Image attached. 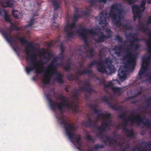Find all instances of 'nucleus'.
I'll use <instances>...</instances> for the list:
<instances>
[{
	"label": "nucleus",
	"mask_w": 151,
	"mask_h": 151,
	"mask_svg": "<svg viewBox=\"0 0 151 151\" xmlns=\"http://www.w3.org/2000/svg\"><path fill=\"white\" fill-rule=\"evenodd\" d=\"M121 5L120 3H115L111 6L110 12L108 14L107 11H102L96 18L99 19V24L102 27L107 26L108 21L109 17L114 24L118 27L121 26L124 29L127 30L130 29L132 27L127 24H122L121 23L123 10L121 9Z\"/></svg>",
	"instance_id": "1"
},
{
	"label": "nucleus",
	"mask_w": 151,
	"mask_h": 151,
	"mask_svg": "<svg viewBox=\"0 0 151 151\" xmlns=\"http://www.w3.org/2000/svg\"><path fill=\"white\" fill-rule=\"evenodd\" d=\"M58 58L56 57L55 58H53L52 61V62H53L55 63V64L56 63H57L58 62Z\"/></svg>",
	"instance_id": "59"
},
{
	"label": "nucleus",
	"mask_w": 151,
	"mask_h": 151,
	"mask_svg": "<svg viewBox=\"0 0 151 151\" xmlns=\"http://www.w3.org/2000/svg\"><path fill=\"white\" fill-rule=\"evenodd\" d=\"M151 23V17H150L147 19V24L148 25Z\"/></svg>",
	"instance_id": "62"
},
{
	"label": "nucleus",
	"mask_w": 151,
	"mask_h": 151,
	"mask_svg": "<svg viewBox=\"0 0 151 151\" xmlns=\"http://www.w3.org/2000/svg\"><path fill=\"white\" fill-rule=\"evenodd\" d=\"M114 62V60L110 58H106L105 59V63L108 66V65L111 64Z\"/></svg>",
	"instance_id": "38"
},
{
	"label": "nucleus",
	"mask_w": 151,
	"mask_h": 151,
	"mask_svg": "<svg viewBox=\"0 0 151 151\" xmlns=\"http://www.w3.org/2000/svg\"><path fill=\"white\" fill-rule=\"evenodd\" d=\"M80 29H81V31H80V29H79L77 30V32L79 34L80 36L86 42H87V34L91 35H97L98 37L94 38L93 40L96 42L99 43L103 42L106 39V37L105 36L104 34L102 32H96L94 31L92 28L86 29V28L83 27H81Z\"/></svg>",
	"instance_id": "4"
},
{
	"label": "nucleus",
	"mask_w": 151,
	"mask_h": 151,
	"mask_svg": "<svg viewBox=\"0 0 151 151\" xmlns=\"http://www.w3.org/2000/svg\"><path fill=\"white\" fill-rule=\"evenodd\" d=\"M127 123H128V122L127 121V120H126V121L122 123V125L124 127H126V126L127 125Z\"/></svg>",
	"instance_id": "63"
},
{
	"label": "nucleus",
	"mask_w": 151,
	"mask_h": 151,
	"mask_svg": "<svg viewBox=\"0 0 151 151\" xmlns=\"http://www.w3.org/2000/svg\"><path fill=\"white\" fill-rule=\"evenodd\" d=\"M124 145V142H119L117 143V145L118 146H119L121 147H122L123 145Z\"/></svg>",
	"instance_id": "61"
},
{
	"label": "nucleus",
	"mask_w": 151,
	"mask_h": 151,
	"mask_svg": "<svg viewBox=\"0 0 151 151\" xmlns=\"http://www.w3.org/2000/svg\"><path fill=\"white\" fill-rule=\"evenodd\" d=\"M51 75L49 74L46 73L43 76L42 83L44 84H48L50 83Z\"/></svg>",
	"instance_id": "25"
},
{
	"label": "nucleus",
	"mask_w": 151,
	"mask_h": 151,
	"mask_svg": "<svg viewBox=\"0 0 151 151\" xmlns=\"http://www.w3.org/2000/svg\"><path fill=\"white\" fill-rule=\"evenodd\" d=\"M126 37L127 39H128L129 37L132 38V39L129 40V41L131 44L134 43L135 41L139 40V39L137 37V36L136 35V34L135 33H129L128 35H126Z\"/></svg>",
	"instance_id": "23"
},
{
	"label": "nucleus",
	"mask_w": 151,
	"mask_h": 151,
	"mask_svg": "<svg viewBox=\"0 0 151 151\" xmlns=\"http://www.w3.org/2000/svg\"><path fill=\"white\" fill-rule=\"evenodd\" d=\"M137 150V151H151V150H147L146 147H142V149H141L140 147H139L138 146H136L135 148L132 149L131 151H135Z\"/></svg>",
	"instance_id": "35"
},
{
	"label": "nucleus",
	"mask_w": 151,
	"mask_h": 151,
	"mask_svg": "<svg viewBox=\"0 0 151 151\" xmlns=\"http://www.w3.org/2000/svg\"><path fill=\"white\" fill-rule=\"evenodd\" d=\"M140 46V45L137 43L135 45H134L132 44H130L128 46V47H130L132 48L133 49L136 50L139 49Z\"/></svg>",
	"instance_id": "40"
},
{
	"label": "nucleus",
	"mask_w": 151,
	"mask_h": 151,
	"mask_svg": "<svg viewBox=\"0 0 151 151\" xmlns=\"http://www.w3.org/2000/svg\"><path fill=\"white\" fill-rule=\"evenodd\" d=\"M132 12L133 14H138L140 12V9L139 7L136 4L134 5L132 7Z\"/></svg>",
	"instance_id": "30"
},
{
	"label": "nucleus",
	"mask_w": 151,
	"mask_h": 151,
	"mask_svg": "<svg viewBox=\"0 0 151 151\" xmlns=\"http://www.w3.org/2000/svg\"><path fill=\"white\" fill-rule=\"evenodd\" d=\"M132 50V48L128 47L125 50L126 53L123 58L124 59H127V64L131 68L134 69L136 65V58L135 55L131 52Z\"/></svg>",
	"instance_id": "10"
},
{
	"label": "nucleus",
	"mask_w": 151,
	"mask_h": 151,
	"mask_svg": "<svg viewBox=\"0 0 151 151\" xmlns=\"http://www.w3.org/2000/svg\"><path fill=\"white\" fill-rule=\"evenodd\" d=\"M100 61L98 60H95L93 59L92 61L88 65V67L89 68H91L93 67V66L95 65H98L99 62Z\"/></svg>",
	"instance_id": "34"
},
{
	"label": "nucleus",
	"mask_w": 151,
	"mask_h": 151,
	"mask_svg": "<svg viewBox=\"0 0 151 151\" xmlns=\"http://www.w3.org/2000/svg\"><path fill=\"white\" fill-rule=\"evenodd\" d=\"M147 69V66H144L142 65L141 69H140L138 74L139 77H141V75L145 73Z\"/></svg>",
	"instance_id": "31"
},
{
	"label": "nucleus",
	"mask_w": 151,
	"mask_h": 151,
	"mask_svg": "<svg viewBox=\"0 0 151 151\" xmlns=\"http://www.w3.org/2000/svg\"><path fill=\"white\" fill-rule=\"evenodd\" d=\"M13 0H3L2 2V6L5 8L7 7H12L13 6Z\"/></svg>",
	"instance_id": "22"
},
{
	"label": "nucleus",
	"mask_w": 151,
	"mask_h": 151,
	"mask_svg": "<svg viewBox=\"0 0 151 151\" xmlns=\"http://www.w3.org/2000/svg\"><path fill=\"white\" fill-rule=\"evenodd\" d=\"M49 1H52V4L53 6L54 11L56 10L60 7L61 3V0H49Z\"/></svg>",
	"instance_id": "26"
},
{
	"label": "nucleus",
	"mask_w": 151,
	"mask_h": 151,
	"mask_svg": "<svg viewBox=\"0 0 151 151\" xmlns=\"http://www.w3.org/2000/svg\"><path fill=\"white\" fill-rule=\"evenodd\" d=\"M58 121L60 124L64 125L66 134L71 142L73 143L75 142L77 145H80L81 138L80 135L76 137L75 134L72 133L75 131L74 124L73 123H69L68 120L65 118L63 116L59 117Z\"/></svg>",
	"instance_id": "3"
},
{
	"label": "nucleus",
	"mask_w": 151,
	"mask_h": 151,
	"mask_svg": "<svg viewBox=\"0 0 151 151\" xmlns=\"http://www.w3.org/2000/svg\"><path fill=\"white\" fill-rule=\"evenodd\" d=\"M97 68L98 71L102 73H106L107 71L106 68L105 66L103 64V60L99 61L98 63Z\"/></svg>",
	"instance_id": "17"
},
{
	"label": "nucleus",
	"mask_w": 151,
	"mask_h": 151,
	"mask_svg": "<svg viewBox=\"0 0 151 151\" xmlns=\"http://www.w3.org/2000/svg\"><path fill=\"white\" fill-rule=\"evenodd\" d=\"M77 75L80 76H81L85 74H91L93 73L92 70L85 69L82 71L78 70L76 72Z\"/></svg>",
	"instance_id": "24"
},
{
	"label": "nucleus",
	"mask_w": 151,
	"mask_h": 151,
	"mask_svg": "<svg viewBox=\"0 0 151 151\" xmlns=\"http://www.w3.org/2000/svg\"><path fill=\"white\" fill-rule=\"evenodd\" d=\"M105 32L106 33V35H105L106 37V39H108L112 37L113 34L112 31L109 29H105Z\"/></svg>",
	"instance_id": "32"
},
{
	"label": "nucleus",
	"mask_w": 151,
	"mask_h": 151,
	"mask_svg": "<svg viewBox=\"0 0 151 151\" xmlns=\"http://www.w3.org/2000/svg\"><path fill=\"white\" fill-rule=\"evenodd\" d=\"M83 82L86 87H80V90L75 89L74 92L73 94V96L74 98H76L77 94L79 93L80 91L86 92L87 93H92L94 91V90L92 89L91 83L89 81H85L83 82L82 81H80L79 84L80 85L81 83Z\"/></svg>",
	"instance_id": "11"
},
{
	"label": "nucleus",
	"mask_w": 151,
	"mask_h": 151,
	"mask_svg": "<svg viewBox=\"0 0 151 151\" xmlns=\"http://www.w3.org/2000/svg\"><path fill=\"white\" fill-rule=\"evenodd\" d=\"M16 37L17 40L20 41L22 44H25L28 45L29 47V49H30V50L36 49L35 47L33 45L32 43L31 42H29L26 39H25L24 38L20 37L17 36H16Z\"/></svg>",
	"instance_id": "14"
},
{
	"label": "nucleus",
	"mask_w": 151,
	"mask_h": 151,
	"mask_svg": "<svg viewBox=\"0 0 151 151\" xmlns=\"http://www.w3.org/2000/svg\"><path fill=\"white\" fill-rule=\"evenodd\" d=\"M67 78L70 81L78 80V78L77 76H74L72 74H69L67 76Z\"/></svg>",
	"instance_id": "33"
},
{
	"label": "nucleus",
	"mask_w": 151,
	"mask_h": 151,
	"mask_svg": "<svg viewBox=\"0 0 151 151\" xmlns=\"http://www.w3.org/2000/svg\"><path fill=\"white\" fill-rule=\"evenodd\" d=\"M7 29L9 32V33L10 34L14 30L19 31L20 30V28L18 27L15 23H11L10 26L8 27Z\"/></svg>",
	"instance_id": "28"
},
{
	"label": "nucleus",
	"mask_w": 151,
	"mask_h": 151,
	"mask_svg": "<svg viewBox=\"0 0 151 151\" xmlns=\"http://www.w3.org/2000/svg\"><path fill=\"white\" fill-rule=\"evenodd\" d=\"M81 12V13H82L83 14L82 15H84V16H88L90 14L91 11V10L88 9H86V11H80Z\"/></svg>",
	"instance_id": "42"
},
{
	"label": "nucleus",
	"mask_w": 151,
	"mask_h": 151,
	"mask_svg": "<svg viewBox=\"0 0 151 151\" xmlns=\"http://www.w3.org/2000/svg\"><path fill=\"white\" fill-rule=\"evenodd\" d=\"M104 145L103 144H96L92 148H91L90 150V151H92L93 150L92 149L93 148L95 149H98L100 148H104Z\"/></svg>",
	"instance_id": "37"
},
{
	"label": "nucleus",
	"mask_w": 151,
	"mask_h": 151,
	"mask_svg": "<svg viewBox=\"0 0 151 151\" xmlns=\"http://www.w3.org/2000/svg\"><path fill=\"white\" fill-rule=\"evenodd\" d=\"M131 116L128 118H126V115L125 114H120L119 117L125 120H127L128 122H131L132 124H136L137 125H140L141 123H142L144 125L148 127L150 124V121L148 119L145 118V121H144V119L145 118V116H142L138 114L136 116H134V112L132 111L131 112Z\"/></svg>",
	"instance_id": "5"
},
{
	"label": "nucleus",
	"mask_w": 151,
	"mask_h": 151,
	"mask_svg": "<svg viewBox=\"0 0 151 151\" xmlns=\"http://www.w3.org/2000/svg\"><path fill=\"white\" fill-rule=\"evenodd\" d=\"M35 50H30V49H29V47L27 46L25 47V53L27 55L26 59L27 60L30 59V63L25 68V70L26 72L28 74L31 72L35 70V73L37 74H41L43 72V68L40 69L38 68L37 64H35L37 63L33 61V60L32 58V53L30 54V52L34 51Z\"/></svg>",
	"instance_id": "7"
},
{
	"label": "nucleus",
	"mask_w": 151,
	"mask_h": 151,
	"mask_svg": "<svg viewBox=\"0 0 151 151\" xmlns=\"http://www.w3.org/2000/svg\"><path fill=\"white\" fill-rule=\"evenodd\" d=\"M109 144L110 146L112 145L114 149H115L116 148V144L115 143V142H110L109 143Z\"/></svg>",
	"instance_id": "57"
},
{
	"label": "nucleus",
	"mask_w": 151,
	"mask_h": 151,
	"mask_svg": "<svg viewBox=\"0 0 151 151\" xmlns=\"http://www.w3.org/2000/svg\"><path fill=\"white\" fill-rule=\"evenodd\" d=\"M40 58L42 59H49V58L48 57H47L45 53V51L43 50V52H40Z\"/></svg>",
	"instance_id": "44"
},
{
	"label": "nucleus",
	"mask_w": 151,
	"mask_h": 151,
	"mask_svg": "<svg viewBox=\"0 0 151 151\" xmlns=\"http://www.w3.org/2000/svg\"><path fill=\"white\" fill-rule=\"evenodd\" d=\"M107 68L109 70L111 73H113L115 72V69L114 67V65H108L107 66Z\"/></svg>",
	"instance_id": "39"
},
{
	"label": "nucleus",
	"mask_w": 151,
	"mask_h": 151,
	"mask_svg": "<svg viewBox=\"0 0 151 151\" xmlns=\"http://www.w3.org/2000/svg\"><path fill=\"white\" fill-rule=\"evenodd\" d=\"M0 32L6 40L9 42L14 51L17 53V51L19 50L20 48L17 42L11 35V34L7 33L6 30L3 28H0Z\"/></svg>",
	"instance_id": "9"
},
{
	"label": "nucleus",
	"mask_w": 151,
	"mask_h": 151,
	"mask_svg": "<svg viewBox=\"0 0 151 151\" xmlns=\"http://www.w3.org/2000/svg\"><path fill=\"white\" fill-rule=\"evenodd\" d=\"M75 12L73 15V20L70 24L68 22L64 27L65 32H66L67 37L68 39L72 38L74 35V32L72 29L76 27L75 22L78 21L79 18H81L82 17V15L76 14L77 13L81 12L78 8L75 7Z\"/></svg>",
	"instance_id": "8"
},
{
	"label": "nucleus",
	"mask_w": 151,
	"mask_h": 151,
	"mask_svg": "<svg viewBox=\"0 0 151 151\" xmlns=\"http://www.w3.org/2000/svg\"><path fill=\"white\" fill-rule=\"evenodd\" d=\"M71 63L69 62H68L63 68L64 70L66 72H70V69Z\"/></svg>",
	"instance_id": "36"
},
{
	"label": "nucleus",
	"mask_w": 151,
	"mask_h": 151,
	"mask_svg": "<svg viewBox=\"0 0 151 151\" xmlns=\"http://www.w3.org/2000/svg\"><path fill=\"white\" fill-rule=\"evenodd\" d=\"M145 76L149 77L147 79V81L150 82L151 81V74H147L145 75Z\"/></svg>",
	"instance_id": "56"
},
{
	"label": "nucleus",
	"mask_w": 151,
	"mask_h": 151,
	"mask_svg": "<svg viewBox=\"0 0 151 151\" xmlns=\"http://www.w3.org/2000/svg\"><path fill=\"white\" fill-rule=\"evenodd\" d=\"M126 66H121L118 70V77L120 80L124 81L126 78L127 71L123 69L125 68Z\"/></svg>",
	"instance_id": "13"
},
{
	"label": "nucleus",
	"mask_w": 151,
	"mask_h": 151,
	"mask_svg": "<svg viewBox=\"0 0 151 151\" xmlns=\"http://www.w3.org/2000/svg\"><path fill=\"white\" fill-rule=\"evenodd\" d=\"M113 84L111 82H108L107 84L104 85V87L105 88H108L109 87H111L112 90L114 92L116 93H119L121 92L122 89L121 88L113 87H112L113 86Z\"/></svg>",
	"instance_id": "16"
},
{
	"label": "nucleus",
	"mask_w": 151,
	"mask_h": 151,
	"mask_svg": "<svg viewBox=\"0 0 151 151\" xmlns=\"http://www.w3.org/2000/svg\"><path fill=\"white\" fill-rule=\"evenodd\" d=\"M146 0H142L141 1L140 6L141 8L144 9V10H145L146 9V7H145V6L146 5Z\"/></svg>",
	"instance_id": "47"
},
{
	"label": "nucleus",
	"mask_w": 151,
	"mask_h": 151,
	"mask_svg": "<svg viewBox=\"0 0 151 151\" xmlns=\"http://www.w3.org/2000/svg\"><path fill=\"white\" fill-rule=\"evenodd\" d=\"M12 14L15 18L17 19L21 18L23 16V14L18 10H13Z\"/></svg>",
	"instance_id": "27"
},
{
	"label": "nucleus",
	"mask_w": 151,
	"mask_h": 151,
	"mask_svg": "<svg viewBox=\"0 0 151 151\" xmlns=\"http://www.w3.org/2000/svg\"><path fill=\"white\" fill-rule=\"evenodd\" d=\"M88 106L90 109H93L95 113L97 114V119L100 118L104 120L102 122H104V126L105 128H109L111 122V120L110 119V114L106 112L103 113L102 110L97 109L98 107L97 104H93L90 103Z\"/></svg>",
	"instance_id": "6"
},
{
	"label": "nucleus",
	"mask_w": 151,
	"mask_h": 151,
	"mask_svg": "<svg viewBox=\"0 0 151 151\" xmlns=\"http://www.w3.org/2000/svg\"><path fill=\"white\" fill-rule=\"evenodd\" d=\"M142 31L144 33H146L148 31L150 30V29L148 27H142L141 28Z\"/></svg>",
	"instance_id": "52"
},
{
	"label": "nucleus",
	"mask_w": 151,
	"mask_h": 151,
	"mask_svg": "<svg viewBox=\"0 0 151 151\" xmlns=\"http://www.w3.org/2000/svg\"><path fill=\"white\" fill-rule=\"evenodd\" d=\"M117 41L119 43H122L123 42L122 39V38L119 35H117L115 37Z\"/></svg>",
	"instance_id": "49"
},
{
	"label": "nucleus",
	"mask_w": 151,
	"mask_h": 151,
	"mask_svg": "<svg viewBox=\"0 0 151 151\" xmlns=\"http://www.w3.org/2000/svg\"><path fill=\"white\" fill-rule=\"evenodd\" d=\"M4 17V20L6 22L10 23L11 22V20L9 16L6 12L5 13Z\"/></svg>",
	"instance_id": "41"
},
{
	"label": "nucleus",
	"mask_w": 151,
	"mask_h": 151,
	"mask_svg": "<svg viewBox=\"0 0 151 151\" xmlns=\"http://www.w3.org/2000/svg\"><path fill=\"white\" fill-rule=\"evenodd\" d=\"M60 53L61 54H64V48L63 45H61L60 47Z\"/></svg>",
	"instance_id": "58"
},
{
	"label": "nucleus",
	"mask_w": 151,
	"mask_h": 151,
	"mask_svg": "<svg viewBox=\"0 0 151 151\" xmlns=\"http://www.w3.org/2000/svg\"><path fill=\"white\" fill-rule=\"evenodd\" d=\"M101 100L103 102H106L108 105L110 104V102L109 101L108 98L107 96H104L101 98Z\"/></svg>",
	"instance_id": "43"
},
{
	"label": "nucleus",
	"mask_w": 151,
	"mask_h": 151,
	"mask_svg": "<svg viewBox=\"0 0 151 151\" xmlns=\"http://www.w3.org/2000/svg\"><path fill=\"white\" fill-rule=\"evenodd\" d=\"M88 1L90 3L91 6L95 5V4L98 2L97 0H88Z\"/></svg>",
	"instance_id": "48"
},
{
	"label": "nucleus",
	"mask_w": 151,
	"mask_h": 151,
	"mask_svg": "<svg viewBox=\"0 0 151 151\" xmlns=\"http://www.w3.org/2000/svg\"><path fill=\"white\" fill-rule=\"evenodd\" d=\"M93 121L91 118H88L87 121L84 124V126L86 127L91 128L93 127Z\"/></svg>",
	"instance_id": "29"
},
{
	"label": "nucleus",
	"mask_w": 151,
	"mask_h": 151,
	"mask_svg": "<svg viewBox=\"0 0 151 151\" xmlns=\"http://www.w3.org/2000/svg\"><path fill=\"white\" fill-rule=\"evenodd\" d=\"M32 58L33 60V61L37 64L38 68L40 69L43 68V66L44 64V61L41 60L39 61H37V55L36 54L33 52L32 53ZM44 70V69H43Z\"/></svg>",
	"instance_id": "15"
},
{
	"label": "nucleus",
	"mask_w": 151,
	"mask_h": 151,
	"mask_svg": "<svg viewBox=\"0 0 151 151\" xmlns=\"http://www.w3.org/2000/svg\"><path fill=\"white\" fill-rule=\"evenodd\" d=\"M98 128V130L99 131L97 134V136L100 138H102L103 137V133L106 132V128L104 126V122H101V125L99 126V128Z\"/></svg>",
	"instance_id": "20"
},
{
	"label": "nucleus",
	"mask_w": 151,
	"mask_h": 151,
	"mask_svg": "<svg viewBox=\"0 0 151 151\" xmlns=\"http://www.w3.org/2000/svg\"><path fill=\"white\" fill-rule=\"evenodd\" d=\"M56 67H57V66L55 65V63L51 61L50 64L48 65L47 68L50 70L52 68H55Z\"/></svg>",
	"instance_id": "46"
},
{
	"label": "nucleus",
	"mask_w": 151,
	"mask_h": 151,
	"mask_svg": "<svg viewBox=\"0 0 151 151\" xmlns=\"http://www.w3.org/2000/svg\"><path fill=\"white\" fill-rule=\"evenodd\" d=\"M108 105L109 106L113 109L115 111L121 110V109H120L119 108L117 107L116 105H113L111 102L110 103V104H109Z\"/></svg>",
	"instance_id": "45"
},
{
	"label": "nucleus",
	"mask_w": 151,
	"mask_h": 151,
	"mask_svg": "<svg viewBox=\"0 0 151 151\" xmlns=\"http://www.w3.org/2000/svg\"><path fill=\"white\" fill-rule=\"evenodd\" d=\"M147 45V51L150 53L148 57L146 58H144L142 59L143 61L147 62L149 59H151V41L148 40L146 42Z\"/></svg>",
	"instance_id": "18"
},
{
	"label": "nucleus",
	"mask_w": 151,
	"mask_h": 151,
	"mask_svg": "<svg viewBox=\"0 0 151 151\" xmlns=\"http://www.w3.org/2000/svg\"><path fill=\"white\" fill-rule=\"evenodd\" d=\"M58 59H60L61 61H63L64 58V54L60 53L59 56L57 57Z\"/></svg>",
	"instance_id": "53"
},
{
	"label": "nucleus",
	"mask_w": 151,
	"mask_h": 151,
	"mask_svg": "<svg viewBox=\"0 0 151 151\" xmlns=\"http://www.w3.org/2000/svg\"><path fill=\"white\" fill-rule=\"evenodd\" d=\"M123 130L127 134V136L129 138H134V135L133 130L132 129H129L126 127L123 128Z\"/></svg>",
	"instance_id": "21"
},
{
	"label": "nucleus",
	"mask_w": 151,
	"mask_h": 151,
	"mask_svg": "<svg viewBox=\"0 0 151 151\" xmlns=\"http://www.w3.org/2000/svg\"><path fill=\"white\" fill-rule=\"evenodd\" d=\"M84 48L86 50V52L87 54L86 56V58H88L90 59H91L95 56L94 49L93 48L91 47L88 50H87L85 46H84Z\"/></svg>",
	"instance_id": "19"
},
{
	"label": "nucleus",
	"mask_w": 151,
	"mask_h": 151,
	"mask_svg": "<svg viewBox=\"0 0 151 151\" xmlns=\"http://www.w3.org/2000/svg\"><path fill=\"white\" fill-rule=\"evenodd\" d=\"M142 93V91H138L137 93L134 94V98L136 96H138L140 95Z\"/></svg>",
	"instance_id": "60"
},
{
	"label": "nucleus",
	"mask_w": 151,
	"mask_h": 151,
	"mask_svg": "<svg viewBox=\"0 0 151 151\" xmlns=\"http://www.w3.org/2000/svg\"><path fill=\"white\" fill-rule=\"evenodd\" d=\"M146 104L147 107L151 106V97L149 98L147 100Z\"/></svg>",
	"instance_id": "55"
},
{
	"label": "nucleus",
	"mask_w": 151,
	"mask_h": 151,
	"mask_svg": "<svg viewBox=\"0 0 151 151\" xmlns=\"http://www.w3.org/2000/svg\"><path fill=\"white\" fill-rule=\"evenodd\" d=\"M50 94H46V96L49 103L51 108L52 109H56L57 108L60 111L61 113L63 112V108H65L68 109L69 111H72L73 112L77 113L78 111V106L75 104L73 101H72L70 103H67L68 99L65 96L62 94H60L58 98L60 99L62 104L58 103L55 102L52 100V98L50 97Z\"/></svg>",
	"instance_id": "2"
},
{
	"label": "nucleus",
	"mask_w": 151,
	"mask_h": 151,
	"mask_svg": "<svg viewBox=\"0 0 151 151\" xmlns=\"http://www.w3.org/2000/svg\"><path fill=\"white\" fill-rule=\"evenodd\" d=\"M58 16V14L57 13H55L53 14V19L55 20L57 18Z\"/></svg>",
	"instance_id": "64"
},
{
	"label": "nucleus",
	"mask_w": 151,
	"mask_h": 151,
	"mask_svg": "<svg viewBox=\"0 0 151 151\" xmlns=\"http://www.w3.org/2000/svg\"><path fill=\"white\" fill-rule=\"evenodd\" d=\"M126 48L124 47H123L122 45H120L119 47L115 46L114 47V50H125Z\"/></svg>",
	"instance_id": "50"
},
{
	"label": "nucleus",
	"mask_w": 151,
	"mask_h": 151,
	"mask_svg": "<svg viewBox=\"0 0 151 151\" xmlns=\"http://www.w3.org/2000/svg\"><path fill=\"white\" fill-rule=\"evenodd\" d=\"M51 70V74L52 75H57L56 77L54 80L57 81L59 83H63V77L62 74L58 72L57 67L55 68H52L50 69Z\"/></svg>",
	"instance_id": "12"
},
{
	"label": "nucleus",
	"mask_w": 151,
	"mask_h": 151,
	"mask_svg": "<svg viewBox=\"0 0 151 151\" xmlns=\"http://www.w3.org/2000/svg\"><path fill=\"white\" fill-rule=\"evenodd\" d=\"M86 139L87 141H93V139L88 134H87L86 135Z\"/></svg>",
	"instance_id": "54"
},
{
	"label": "nucleus",
	"mask_w": 151,
	"mask_h": 151,
	"mask_svg": "<svg viewBox=\"0 0 151 151\" xmlns=\"http://www.w3.org/2000/svg\"><path fill=\"white\" fill-rule=\"evenodd\" d=\"M98 122V120H95L93 121V126L95 129L97 130H98V128H99V127H98L96 124V123Z\"/></svg>",
	"instance_id": "51"
}]
</instances>
